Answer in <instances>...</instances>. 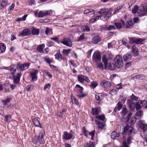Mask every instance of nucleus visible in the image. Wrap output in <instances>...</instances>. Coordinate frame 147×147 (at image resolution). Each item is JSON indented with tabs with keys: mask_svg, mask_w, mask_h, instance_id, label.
<instances>
[{
	"mask_svg": "<svg viewBox=\"0 0 147 147\" xmlns=\"http://www.w3.org/2000/svg\"><path fill=\"white\" fill-rule=\"evenodd\" d=\"M45 132L44 130L42 129L40 131L38 137L34 139L33 142L35 144H37L39 142L40 144H44L45 142Z\"/></svg>",
	"mask_w": 147,
	"mask_h": 147,
	"instance_id": "f257e3e1",
	"label": "nucleus"
},
{
	"mask_svg": "<svg viewBox=\"0 0 147 147\" xmlns=\"http://www.w3.org/2000/svg\"><path fill=\"white\" fill-rule=\"evenodd\" d=\"M5 69L9 70L12 75H21V71H20V72L19 73L20 69L18 68V66H16L15 65H12L9 67H6Z\"/></svg>",
	"mask_w": 147,
	"mask_h": 147,
	"instance_id": "f03ea898",
	"label": "nucleus"
},
{
	"mask_svg": "<svg viewBox=\"0 0 147 147\" xmlns=\"http://www.w3.org/2000/svg\"><path fill=\"white\" fill-rule=\"evenodd\" d=\"M116 66L118 68H122L124 65L123 62L122 56L120 55H118L115 57L114 59Z\"/></svg>",
	"mask_w": 147,
	"mask_h": 147,
	"instance_id": "7ed1b4c3",
	"label": "nucleus"
},
{
	"mask_svg": "<svg viewBox=\"0 0 147 147\" xmlns=\"http://www.w3.org/2000/svg\"><path fill=\"white\" fill-rule=\"evenodd\" d=\"M128 38L129 40V42L131 44L135 43L136 44H143V42L145 40V39L144 38H137L134 37Z\"/></svg>",
	"mask_w": 147,
	"mask_h": 147,
	"instance_id": "20e7f679",
	"label": "nucleus"
},
{
	"mask_svg": "<svg viewBox=\"0 0 147 147\" xmlns=\"http://www.w3.org/2000/svg\"><path fill=\"white\" fill-rule=\"evenodd\" d=\"M139 16H144L147 15V5L140 7L137 12Z\"/></svg>",
	"mask_w": 147,
	"mask_h": 147,
	"instance_id": "39448f33",
	"label": "nucleus"
},
{
	"mask_svg": "<svg viewBox=\"0 0 147 147\" xmlns=\"http://www.w3.org/2000/svg\"><path fill=\"white\" fill-rule=\"evenodd\" d=\"M38 72V70L36 69L33 70L30 72L29 76L31 78V81H36L37 80V74Z\"/></svg>",
	"mask_w": 147,
	"mask_h": 147,
	"instance_id": "423d86ee",
	"label": "nucleus"
},
{
	"mask_svg": "<svg viewBox=\"0 0 147 147\" xmlns=\"http://www.w3.org/2000/svg\"><path fill=\"white\" fill-rule=\"evenodd\" d=\"M101 56L100 52L96 51L94 53L92 56V61L93 62L97 63L101 60Z\"/></svg>",
	"mask_w": 147,
	"mask_h": 147,
	"instance_id": "0eeeda50",
	"label": "nucleus"
},
{
	"mask_svg": "<svg viewBox=\"0 0 147 147\" xmlns=\"http://www.w3.org/2000/svg\"><path fill=\"white\" fill-rule=\"evenodd\" d=\"M75 88H79L78 91L79 92L78 93L77 96L80 99L82 98L87 95L86 94L83 92V88L82 87L80 86V85L77 84Z\"/></svg>",
	"mask_w": 147,
	"mask_h": 147,
	"instance_id": "6e6552de",
	"label": "nucleus"
},
{
	"mask_svg": "<svg viewBox=\"0 0 147 147\" xmlns=\"http://www.w3.org/2000/svg\"><path fill=\"white\" fill-rule=\"evenodd\" d=\"M133 128L132 126L127 125L124 127L122 133L123 134H125L127 133L129 136H130L133 131Z\"/></svg>",
	"mask_w": 147,
	"mask_h": 147,
	"instance_id": "1a4fd4ad",
	"label": "nucleus"
},
{
	"mask_svg": "<svg viewBox=\"0 0 147 147\" xmlns=\"http://www.w3.org/2000/svg\"><path fill=\"white\" fill-rule=\"evenodd\" d=\"M61 43L69 47L72 46L73 44L71 40L69 38L65 37L60 42Z\"/></svg>",
	"mask_w": 147,
	"mask_h": 147,
	"instance_id": "9d476101",
	"label": "nucleus"
},
{
	"mask_svg": "<svg viewBox=\"0 0 147 147\" xmlns=\"http://www.w3.org/2000/svg\"><path fill=\"white\" fill-rule=\"evenodd\" d=\"M132 114V113H131V112H129V113L127 116V121L131 125H134L136 121V118L133 117H132L131 118L129 119L131 117Z\"/></svg>",
	"mask_w": 147,
	"mask_h": 147,
	"instance_id": "9b49d317",
	"label": "nucleus"
},
{
	"mask_svg": "<svg viewBox=\"0 0 147 147\" xmlns=\"http://www.w3.org/2000/svg\"><path fill=\"white\" fill-rule=\"evenodd\" d=\"M133 139L132 137L129 136L127 138V142L125 140L122 142V145L121 147H129L127 145H129L132 143L131 140Z\"/></svg>",
	"mask_w": 147,
	"mask_h": 147,
	"instance_id": "f8f14e48",
	"label": "nucleus"
},
{
	"mask_svg": "<svg viewBox=\"0 0 147 147\" xmlns=\"http://www.w3.org/2000/svg\"><path fill=\"white\" fill-rule=\"evenodd\" d=\"M52 11L51 10L47 11H40L38 13V17L39 18H42L45 16H47L50 14V12Z\"/></svg>",
	"mask_w": 147,
	"mask_h": 147,
	"instance_id": "ddd939ff",
	"label": "nucleus"
},
{
	"mask_svg": "<svg viewBox=\"0 0 147 147\" xmlns=\"http://www.w3.org/2000/svg\"><path fill=\"white\" fill-rule=\"evenodd\" d=\"M111 59V58L109 56L106 55H103L102 56V60L105 65V68H106L107 66L108 61Z\"/></svg>",
	"mask_w": 147,
	"mask_h": 147,
	"instance_id": "4468645a",
	"label": "nucleus"
},
{
	"mask_svg": "<svg viewBox=\"0 0 147 147\" xmlns=\"http://www.w3.org/2000/svg\"><path fill=\"white\" fill-rule=\"evenodd\" d=\"M125 22L122 19L119 20L117 22L115 23V25L117 29H120L123 27L124 26Z\"/></svg>",
	"mask_w": 147,
	"mask_h": 147,
	"instance_id": "2eb2a0df",
	"label": "nucleus"
},
{
	"mask_svg": "<svg viewBox=\"0 0 147 147\" xmlns=\"http://www.w3.org/2000/svg\"><path fill=\"white\" fill-rule=\"evenodd\" d=\"M111 16V12L110 11H107L104 15H102L101 19L104 21L108 20Z\"/></svg>",
	"mask_w": 147,
	"mask_h": 147,
	"instance_id": "dca6fc26",
	"label": "nucleus"
},
{
	"mask_svg": "<svg viewBox=\"0 0 147 147\" xmlns=\"http://www.w3.org/2000/svg\"><path fill=\"white\" fill-rule=\"evenodd\" d=\"M55 58L57 59L59 61H61L63 60L64 61H65L67 62V59L66 57H63L62 55L61 54L60 52L59 51V53H57V54L55 55Z\"/></svg>",
	"mask_w": 147,
	"mask_h": 147,
	"instance_id": "f3484780",
	"label": "nucleus"
},
{
	"mask_svg": "<svg viewBox=\"0 0 147 147\" xmlns=\"http://www.w3.org/2000/svg\"><path fill=\"white\" fill-rule=\"evenodd\" d=\"M100 111V108L95 107L92 108L91 113L93 115H98Z\"/></svg>",
	"mask_w": 147,
	"mask_h": 147,
	"instance_id": "a211bd4d",
	"label": "nucleus"
},
{
	"mask_svg": "<svg viewBox=\"0 0 147 147\" xmlns=\"http://www.w3.org/2000/svg\"><path fill=\"white\" fill-rule=\"evenodd\" d=\"M100 85L103 87L106 88L111 86L110 83L106 80L102 81L100 83Z\"/></svg>",
	"mask_w": 147,
	"mask_h": 147,
	"instance_id": "6ab92c4d",
	"label": "nucleus"
},
{
	"mask_svg": "<svg viewBox=\"0 0 147 147\" xmlns=\"http://www.w3.org/2000/svg\"><path fill=\"white\" fill-rule=\"evenodd\" d=\"M95 122H102L105 119V116L104 114L98 115L96 116Z\"/></svg>",
	"mask_w": 147,
	"mask_h": 147,
	"instance_id": "aec40b11",
	"label": "nucleus"
},
{
	"mask_svg": "<svg viewBox=\"0 0 147 147\" xmlns=\"http://www.w3.org/2000/svg\"><path fill=\"white\" fill-rule=\"evenodd\" d=\"M132 57V55L131 53H127L124 55L123 57V60L125 62L130 60Z\"/></svg>",
	"mask_w": 147,
	"mask_h": 147,
	"instance_id": "412c9836",
	"label": "nucleus"
},
{
	"mask_svg": "<svg viewBox=\"0 0 147 147\" xmlns=\"http://www.w3.org/2000/svg\"><path fill=\"white\" fill-rule=\"evenodd\" d=\"M64 134L63 136V138L64 139L69 140L72 138L73 135L71 133H68L67 131H64Z\"/></svg>",
	"mask_w": 147,
	"mask_h": 147,
	"instance_id": "4be33fe9",
	"label": "nucleus"
},
{
	"mask_svg": "<svg viewBox=\"0 0 147 147\" xmlns=\"http://www.w3.org/2000/svg\"><path fill=\"white\" fill-rule=\"evenodd\" d=\"M140 122V125L141 129L144 132L147 129V124H144V121H139Z\"/></svg>",
	"mask_w": 147,
	"mask_h": 147,
	"instance_id": "5701e85b",
	"label": "nucleus"
},
{
	"mask_svg": "<svg viewBox=\"0 0 147 147\" xmlns=\"http://www.w3.org/2000/svg\"><path fill=\"white\" fill-rule=\"evenodd\" d=\"M123 105L120 102H119L115 107L114 111L115 113H116L117 111L120 110L122 108Z\"/></svg>",
	"mask_w": 147,
	"mask_h": 147,
	"instance_id": "b1692460",
	"label": "nucleus"
},
{
	"mask_svg": "<svg viewBox=\"0 0 147 147\" xmlns=\"http://www.w3.org/2000/svg\"><path fill=\"white\" fill-rule=\"evenodd\" d=\"M131 52L134 56H137L138 55V49L135 45L132 46Z\"/></svg>",
	"mask_w": 147,
	"mask_h": 147,
	"instance_id": "393cba45",
	"label": "nucleus"
},
{
	"mask_svg": "<svg viewBox=\"0 0 147 147\" xmlns=\"http://www.w3.org/2000/svg\"><path fill=\"white\" fill-rule=\"evenodd\" d=\"M21 75L13 76V83L14 84H18L20 80Z\"/></svg>",
	"mask_w": 147,
	"mask_h": 147,
	"instance_id": "a878e982",
	"label": "nucleus"
},
{
	"mask_svg": "<svg viewBox=\"0 0 147 147\" xmlns=\"http://www.w3.org/2000/svg\"><path fill=\"white\" fill-rule=\"evenodd\" d=\"M127 102L129 105V109L130 111H133L135 108V104L131 103L130 100H128Z\"/></svg>",
	"mask_w": 147,
	"mask_h": 147,
	"instance_id": "bb28decb",
	"label": "nucleus"
},
{
	"mask_svg": "<svg viewBox=\"0 0 147 147\" xmlns=\"http://www.w3.org/2000/svg\"><path fill=\"white\" fill-rule=\"evenodd\" d=\"M45 47V45L44 44H42L38 45L36 48V50L39 53H45L44 52L43 49Z\"/></svg>",
	"mask_w": 147,
	"mask_h": 147,
	"instance_id": "cd10ccee",
	"label": "nucleus"
},
{
	"mask_svg": "<svg viewBox=\"0 0 147 147\" xmlns=\"http://www.w3.org/2000/svg\"><path fill=\"white\" fill-rule=\"evenodd\" d=\"M18 68L20 69L19 71V73L20 71L21 72L22 71L24 70L27 69L28 68V64L26 63L22 65H18Z\"/></svg>",
	"mask_w": 147,
	"mask_h": 147,
	"instance_id": "c85d7f7f",
	"label": "nucleus"
},
{
	"mask_svg": "<svg viewBox=\"0 0 147 147\" xmlns=\"http://www.w3.org/2000/svg\"><path fill=\"white\" fill-rule=\"evenodd\" d=\"M87 39V37L85 36L84 33H82L78 39L77 41L82 42L83 41L86 40Z\"/></svg>",
	"mask_w": 147,
	"mask_h": 147,
	"instance_id": "c756f323",
	"label": "nucleus"
},
{
	"mask_svg": "<svg viewBox=\"0 0 147 147\" xmlns=\"http://www.w3.org/2000/svg\"><path fill=\"white\" fill-rule=\"evenodd\" d=\"M100 41V39L99 36H94L92 39L91 42L93 43L96 44Z\"/></svg>",
	"mask_w": 147,
	"mask_h": 147,
	"instance_id": "7c9ffc66",
	"label": "nucleus"
},
{
	"mask_svg": "<svg viewBox=\"0 0 147 147\" xmlns=\"http://www.w3.org/2000/svg\"><path fill=\"white\" fill-rule=\"evenodd\" d=\"M134 25V23L131 19L129 20L126 23L125 26L126 28H130Z\"/></svg>",
	"mask_w": 147,
	"mask_h": 147,
	"instance_id": "2f4dec72",
	"label": "nucleus"
},
{
	"mask_svg": "<svg viewBox=\"0 0 147 147\" xmlns=\"http://www.w3.org/2000/svg\"><path fill=\"white\" fill-rule=\"evenodd\" d=\"M95 142L90 141L88 143L86 142L84 144V147H95Z\"/></svg>",
	"mask_w": 147,
	"mask_h": 147,
	"instance_id": "473e14b6",
	"label": "nucleus"
},
{
	"mask_svg": "<svg viewBox=\"0 0 147 147\" xmlns=\"http://www.w3.org/2000/svg\"><path fill=\"white\" fill-rule=\"evenodd\" d=\"M39 32V29H36L34 27L32 28L31 33L33 35H38Z\"/></svg>",
	"mask_w": 147,
	"mask_h": 147,
	"instance_id": "72a5a7b5",
	"label": "nucleus"
},
{
	"mask_svg": "<svg viewBox=\"0 0 147 147\" xmlns=\"http://www.w3.org/2000/svg\"><path fill=\"white\" fill-rule=\"evenodd\" d=\"M85 76L80 74L78 75L77 78L78 81L82 83H83L84 81Z\"/></svg>",
	"mask_w": 147,
	"mask_h": 147,
	"instance_id": "f704fd0d",
	"label": "nucleus"
},
{
	"mask_svg": "<svg viewBox=\"0 0 147 147\" xmlns=\"http://www.w3.org/2000/svg\"><path fill=\"white\" fill-rule=\"evenodd\" d=\"M6 49V46L3 43H0V53H4Z\"/></svg>",
	"mask_w": 147,
	"mask_h": 147,
	"instance_id": "c9c22d12",
	"label": "nucleus"
},
{
	"mask_svg": "<svg viewBox=\"0 0 147 147\" xmlns=\"http://www.w3.org/2000/svg\"><path fill=\"white\" fill-rule=\"evenodd\" d=\"M98 85V82L96 81H94L91 82L90 87L92 89H94Z\"/></svg>",
	"mask_w": 147,
	"mask_h": 147,
	"instance_id": "e433bc0d",
	"label": "nucleus"
},
{
	"mask_svg": "<svg viewBox=\"0 0 147 147\" xmlns=\"http://www.w3.org/2000/svg\"><path fill=\"white\" fill-rule=\"evenodd\" d=\"M95 122L97 123L98 128L99 129H103L104 128L105 125L102 122Z\"/></svg>",
	"mask_w": 147,
	"mask_h": 147,
	"instance_id": "4c0bfd02",
	"label": "nucleus"
},
{
	"mask_svg": "<svg viewBox=\"0 0 147 147\" xmlns=\"http://www.w3.org/2000/svg\"><path fill=\"white\" fill-rule=\"evenodd\" d=\"M119 133L113 131L111 134V137L112 139L114 140L115 138L116 137H119Z\"/></svg>",
	"mask_w": 147,
	"mask_h": 147,
	"instance_id": "58836bf2",
	"label": "nucleus"
},
{
	"mask_svg": "<svg viewBox=\"0 0 147 147\" xmlns=\"http://www.w3.org/2000/svg\"><path fill=\"white\" fill-rule=\"evenodd\" d=\"M32 122L36 126L39 127H41L39 121L36 118H34L32 119Z\"/></svg>",
	"mask_w": 147,
	"mask_h": 147,
	"instance_id": "ea45409f",
	"label": "nucleus"
},
{
	"mask_svg": "<svg viewBox=\"0 0 147 147\" xmlns=\"http://www.w3.org/2000/svg\"><path fill=\"white\" fill-rule=\"evenodd\" d=\"M128 111L126 107H123L122 109L121 114L123 116L126 115L128 113Z\"/></svg>",
	"mask_w": 147,
	"mask_h": 147,
	"instance_id": "a19ab883",
	"label": "nucleus"
},
{
	"mask_svg": "<svg viewBox=\"0 0 147 147\" xmlns=\"http://www.w3.org/2000/svg\"><path fill=\"white\" fill-rule=\"evenodd\" d=\"M81 29L84 32H88L90 31V28L87 25H84L82 26Z\"/></svg>",
	"mask_w": 147,
	"mask_h": 147,
	"instance_id": "79ce46f5",
	"label": "nucleus"
},
{
	"mask_svg": "<svg viewBox=\"0 0 147 147\" xmlns=\"http://www.w3.org/2000/svg\"><path fill=\"white\" fill-rule=\"evenodd\" d=\"M45 33L47 35L52 34H53V32L52 31V29L48 27L46 28Z\"/></svg>",
	"mask_w": 147,
	"mask_h": 147,
	"instance_id": "37998d69",
	"label": "nucleus"
},
{
	"mask_svg": "<svg viewBox=\"0 0 147 147\" xmlns=\"http://www.w3.org/2000/svg\"><path fill=\"white\" fill-rule=\"evenodd\" d=\"M7 4V1H0V6L1 8H3L6 7Z\"/></svg>",
	"mask_w": 147,
	"mask_h": 147,
	"instance_id": "c03bdc74",
	"label": "nucleus"
},
{
	"mask_svg": "<svg viewBox=\"0 0 147 147\" xmlns=\"http://www.w3.org/2000/svg\"><path fill=\"white\" fill-rule=\"evenodd\" d=\"M122 42L123 45L126 46L128 48H130V46L127 43V40L126 39L124 38H123L122 41Z\"/></svg>",
	"mask_w": 147,
	"mask_h": 147,
	"instance_id": "a18cd8bd",
	"label": "nucleus"
},
{
	"mask_svg": "<svg viewBox=\"0 0 147 147\" xmlns=\"http://www.w3.org/2000/svg\"><path fill=\"white\" fill-rule=\"evenodd\" d=\"M28 34V29H26L23 30L22 32L19 34V35L22 36H24Z\"/></svg>",
	"mask_w": 147,
	"mask_h": 147,
	"instance_id": "49530a36",
	"label": "nucleus"
},
{
	"mask_svg": "<svg viewBox=\"0 0 147 147\" xmlns=\"http://www.w3.org/2000/svg\"><path fill=\"white\" fill-rule=\"evenodd\" d=\"M27 16V14H25L22 18H18L16 20V21L20 22L21 21H24L26 20V17Z\"/></svg>",
	"mask_w": 147,
	"mask_h": 147,
	"instance_id": "de8ad7c7",
	"label": "nucleus"
},
{
	"mask_svg": "<svg viewBox=\"0 0 147 147\" xmlns=\"http://www.w3.org/2000/svg\"><path fill=\"white\" fill-rule=\"evenodd\" d=\"M94 11L92 9H86L84 11V13L85 14H89L90 13V14H93Z\"/></svg>",
	"mask_w": 147,
	"mask_h": 147,
	"instance_id": "09e8293b",
	"label": "nucleus"
},
{
	"mask_svg": "<svg viewBox=\"0 0 147 147\" xmlns=\"http://www.w3.org/2000/svg\"><path fill=\"white\" fill-rule=\"evenodd\" d=\"M71 51V49H64L63 51V54L67 56Z\"/></svg>",
	"mask_w": 147,
	"mask_h": 147,
	"instance_id": "8fccbe9b",
	"label": "nucleus"
},
{
	"mask_svg": "<svg viewBox=\"0 0 147 147\" xmlns=\"http://www.w3.org/2000/svg\"><path fill=\"white\" fill-rule=\"evenodd\" d=\"M144 77V75L143 74L138 75L134 77V79L142 80Z\"/></svg>",
	"mask_w": 147,
	"mask_h": 147,
	"instance_id": "3c124183",
	"label": "nucleus"
},
{
	"mask_svg": "<svg viewBox=\"0 0 147 147\" xmlns=\"http://www.w3.org/2000/svg\"><path fill=\"white\" fill-rule=\"evenodd\" d=\"M108 67L109 69L111 70H113L115 68V64L113 63H110L109 64L108 66Z\"/></svg>",
	"mask_w": 147,
	"mask_h": 147,
	"instance_id": "603ef678",
	"label": "nucleus"
},
{
	"mask_svg": "<svg viewBox=\"0 0 147 147\" xmlns=\"http://www.w3.org/2000/svg\"><path fill=\"white\" fill-rule=\"evenodd\" d=\"M122 6L121 5L118 6L115 9V11L113 13V14H115L118 13L119 11V10L122 8Z\"/></svg>",
	"mask_w": 147,
	"mask_h": 147,
	"instance_id": "864d4df0",
	"label": "nucleus"
},
{
	"mask_svg": "<svg viewBox=\"0 0 147 147\" xmlns=\"http://www.w3.org/2000/svg\"><path fill=\"white\" fill-rule=\"evenodd\" d=\"M142 107L138 101L136 102L135 104V108L136 110L138 111V110H140L141 109Z\"/></svg>",
	"mask_w": 147,
	"mask_h": 147,
	"instance_id": "5fc2aeb1",
	"label": "nucleus"
},
{
	"mask_svg": "<svg viewBox=\"0 0 147 147\" xmlns=\"http://www.w3.org/2000/svg\"><path fill=\"white\" fill-rule=\"evenodd\" d=\"M139 9L138 6L137 5H135L134 8L132 10V12L133 13H135L137 11H138Z\"/></svg>",
	"mask_w": 147,
	"mask_h": 147,
	"instance_id": "6e6d98bb",
	"label": "nucleus"
},
{
	"mask_svg": "<svg viewBox=\"0 0 147 147\" xmlns=\"http://www.w3.org/2000/svg\"><path fill=\"white\" fill-rule=\"evenodd\" d=\"M138 101L142 107L145 105L147 103V101L146 100H139Z\"/></svg>",
	"mask_w": 147,
	"mask_h": 147,
	"instance_id": "4d7b16f0",
	"label": "nucleus"
},
{
	"mask_svg": "<svg viewBox=\"0 0 147 147\" xmlns=\"http://www.w3.org/2000/svg\"><path fill=\"white\" fill-rule=\"evenodd\" d=\"M136 115L137 117H140L142 116L143 115V112L142 111L139 110L136 113Z\"/></svg>",
	"mask_w": 147,
	"mask_h": 147,
	"instance_id": "13d9d810",
	"label": "nucleus"
},
{
	"mask_svg": "<svg viewBox=\"0 0 147 147\" xmlns=\"http://www.w3.org/2000/svg\"><path fill=\"white\" fill-rule=\"evenodd\" d=\"M44 59L45 61L47 63L49 64H50V63H52L53 62V60H52L50 59L49 57H45Z\"/></svg>",
	"mask_w": 147,
	"mask_h": 147,
	"instance_id": "bf43d9fd",
	"label": "nucleus"
},
{
	"mask_svg": "<svg viewBox=\"0 0 147 147\" xmlns=\"http://www.w3.org/2000/svg\"><path fill=\"white\" fill-rule=\"evenodd\" d=\"M96 63V65L98 68H99L101 69H104V66L103 64L102 63Z\"/></svg>",
	"mask_w": 147,
	"mask_h": 147,
	"instance_id": "052dcab7",
	"label": "nucleus"
},
{
	"mask_svg": "<svg viewBox=\"0 0 147 147\" xmlns=\"http://www.w3.org/2000/svg\"><path fill=\"white\" fill-rule=\"evenodd\" d=\"M11 99L10 98H7L5 100H3L2 101V102L3 103L4 105H5L9 103Z\"/></svg>",
	"mask_w": 147,
	"mask_h": 147,
	"instance_id": "680f3d73",
	"label": "nucleus"
},
{
	"mask_svg": "<svg viewBox=\"0 0 147 147\" xmlns=\"http://www.w3.org/2000/svg\"><path fill=\"white\" fill-rule=\"evenodd\" d=\"M130 98L131 100H132L137 101L138 99V98L134 95L133 94H132L130 96Z\"/></svg>",
	"mask_w": 147,
	"mask_h": 147,
	"instance_id": "e2e57ef3",
	"label": "nucleus"
},
{
	"mask_svg": "<svg viewBox=\"0 0 147 147\" xmlns=\"http://www.w3.org/2000/svg\"><path fill=\"white\" fill-rule=\"evenodd\" d=\"M82 130L85 136L86 137H87L88 131L86 130L85 127H83L82 128Z\"/></svg>",
	"mask_w": 147,
	"mask_h": 147,
	"instance_id": "0e129e2a",
	"label": "nucleus"
},
{
	"mask_svg": "<svg viewBox=\"0 0 147 147\" xmlns=\"http://www.w3.org/2000/svg\"><path fill=\"white\" fill-rule=\"evenodd\" d=\"M109 94H111L112 96L115 95L117 94V91L115 89H112L109 91Z\"/></svg>",
	"mask_w": 147,
	"mask_h": 147,
	"instance_id": "69168bd1",
	"label": "nucleus"
},
{
	"mask_svg": "<svg viewBox=\"0 0 147 147\" xmlns=\"http://www.w3.org/2000/svg\"><path fill=\"white\" fill-rule=\"evenodd\" d=\"M50 67L56 71H59V69L56 66L52 64H50Z\"/></svg>",
	"mask_w": 147,
	"mask_h": 147,
	"instance_id": "338daca9",
	"label": "nucleus"
},
{
	"mask_svg": "<svg viewBox=\"0 0 147 147\" xmlns=\"http://www.w3.org/2000/svg\"><path fill=\"white\" fill-rule=\"evenodd\" d=\"M35 4L36 2L35 0H30L28 3L29 5L30 6L35 5Z\"/></svg>",
	"mask_w": 147,
	"mask_h": 147,
	"instance_id": "774afa93",
	"label": "nucleus"
}]
</instances>
